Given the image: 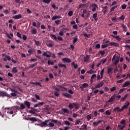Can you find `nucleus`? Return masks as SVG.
<instances>
[{"instance_id":"1","label":"nucleus","mask_w":130,"mask_h":130,"mask_svg":"<svg viewBox=\"0 0 130 130\" xmlns=\"http://www.w3.org/2000/svg\"><path fill=\"white\" fill-rule=\"evenodd\" d=\"M129 104H130L129 102H126V103H125V105H123L121 109L118 107L115 108L113 110V112H116V111H117V112H122V111H123L124 109H126V108H128V106H129Z\"/></svg>"},{"instance_id":"2","label":"nucleus","mask_w":130,"mask_h":130,"mask_svg":"<svg viewBox=\"0 0 130 130\" xmlns=\"http://www.w3.org/2000/svg\"><path fill=\"white\" fill-rule=\"evenodd\" d=\"M38 123L35 124V125H37L38 126H41V127H47L48 126V122L49 120H45L44 121L38 119L37 121Z\"/></svg>"},{"instance_id":"3","label":"nucleus","mask_w":130,"mask_h":130,"mask_svg":"<svg viewBox=\"0 0 130 130\" xmlns=\"http://www.w3.org/2000/svg\"><path fill=\"white\" fill-rule=\"evenodd\" d=\"M54 89L55 90L54 91V95L56 96V97H59V92H60V89L58 87H55Z\"/></svg>"},{"instance_id":"4","label":"nucleus","mask_w":130,"mask_h":130,"mask_svg":"<svg viewBox=\"0 0 130 130\" xmlns=\"http://www.w3.org/2000/svg\"><path fill=\"white\" fill-rule=\"evenodd\" d=\"M0 96L2 97H10V94L6 91H0Z\"/></svg>"},{"instance_id":"5","label":"nucleus","mask_w":130,"mask_h":130,"mask_svg":"<svg viewBox=\"0 0 130 130\" xmlns=\"http://www.w3.org/2000/svg\"><path fill=\"white\" fill-rule=\"evenodd\" d=\"M43 56H46V57H51L52 55L50 52L47 51L43 53Z\"/></svg>"},{"instance_id":"6","label":"nucleus","mask_w":130,"mask_h":130,"mask_svg":"<svg viewBox=\"0 0 130 130\" xmlns=\"http://www.w3.org/2000/svg\"><path fill=\"white\" fill-rule=\"evenodd\" d=\"M116 97V94H114L110 99L108 100V102H109L110 103H112L114 100H115V98Z\"/></svg>"},{"instance_id":"7","label":"nucleus","mask_w":130,"mask_h":130,"mask_svg":"<svg viewBox=\"0 0 130 130\" xmlns=\"http://www.w3.org/2000/svg\"><path fill=\"white\" fill-rule=\"evenodd\" d=\"M103 85H104V82H103V81H101L98 84H95L94 85V87H95V88H101V87H103Z\"/></svg>"},{"instance_id":"8","label":"nucleus","mask_w":130,"mask_h":130,"mask_svg":"<svg viewBox=\"0 0 130 130\" xmlns=\"http://www.w3.org/2000/svg\"><path fill=\"white\" fill-rule=\"evenodd\" d=\"M61 60L63 62H68V63H70L71 61V60L68 57L62 58Z\"/></svg>"},{"instance_id":"9","label":"nucleus","mask_w":130,"mask_h":130,"mask_svg":"<svg viewBox=\"0 0 130 130\" xmlns=\"http://www.w3.org/2000/svg\"><path fill=\"white\" fill-rule=\"evenodd\" d=\"M24 105H25L28 109H30V106H31V104L29 102L27 101H24Z\"/></svg>"},{"instance_id":"10","label":"nucleus","mask_w":130,"mask_h":130,"mask_svg":"<svg viewBox=\"0 0 130 130\" xmlns=\"http://www.w3.org/2000/svg\"><path fill=\"white\" fill-rule=\"evenodd\" d=\"M109 44L110 46H115V47H118L119 46V44L116 42H110Z\"/></svg>"},{"instance_id":"11","label":"nucleus","mask_w":130,"mask_h":130,"mask_svg":"<svg viewBox=\"0 0 130 130\" xmlns=\"http://www.w3.org/2000/svg\"><path fill=\"white\" fill-rule=\"evenodd\" d=\"M84 60L85 62H89V60H90V55H86V56H84Z\"/></svg>"},{"instance_id":"12","label":"nucleus","mask_w":130,"mask_h":130,"mask_svg":"<svg viewBox=\"0 0 130 130\" xmlns=\"http://www.w3.org/2000/svg\"><path fill=\"white\" fill-rule=\"evenodd\" d=\"M48 47H53L54 44H53V41H48V43L46 44Z\"/></svg>"},{"instance_id":"13","label":"nucleus","mask_w":130,"mask_h":130,"mask_svg":"<svg viewBox=\"0 0 130 130\" xmlns=\"http://www.w3.org/2000/svg\"><path fill=\"white\" fill-rule=\"evenodd\" d=\"M5 109H7V110H11L14 113L17 112V109H15V108L13 107L12 108H5Z\"/></svg>"},{"instance_id":"14","label":"nucleus","mask_w":130,"mask_h":130,"mask_svg":"<svg viewBox=\"0 0 130 130\" xmlns=\"http://www.w3.org/2000/svg\"><path fill=\"white\" fill-rule=\"evenodd\" d=\"M129 85H130V81H127L123 84L122 88L127 87L128 86H129Z\"/></svg>"},{"instance_id":"15","label":"nucleus","mask_w":130,"mask_h":130,"mask_svg":"<svg viewBox=\"0 0 130 130\" xmlns=\"http://www.w3.org/2000/svg\"><path fill=\"white\" fill-rule=\"evenodd\" d=\"M95 22L98 21V14L97 13H94L92 17Z\"/></svg>"},{"instance_id":"16","label":"nucleus","mask_w":130,"mask_h":130,"mask_svg":"<svg viewBox=\"0 0 130 130\" xmlns=\"http://www.w3.org/2000/svg\"><path fill=\"white\" fill-rule=\"evenodd\" d=\"M73 105L75 109L76 110H78L79 108H80V104L76 103H73Z\"/></svg>"},{"instance_id":"17","label":"nucleus","mask_w":130,"mask_h":130,"mask_svg":"<svg viewBox=\"0 0 130 130\" xmlns=\"http://www.w3.org/2000/svg\"><path fill=\"white\" fill-rule=\"evenodd\" d=\"M21 18H22V14L16 15L13 17V18L15 19V20L21 19Z\"/></svg>"},{"instance_id":"18","label":"nucleus","mask_w":130,"mask_h":130,"mask_svg":"<svg viewBox=\"0 0 130 130\" xmlns=\"http://www.w3.org/2000/svg\"><path fill=\"white\" fill-rule=\"evenodd\" d=\"M103 121L102 120H99L98 121H94L93 123V125H94V126H97V125H98V124H99V123H101V122H102Z\"/></svg>"},{"instance_id":"19","label":"nucleus","mask_w":130,"mask_h":130,"mask_svg":"<svg viewBox=\"0 0 130 130\" xmlns=\"http://www.w3.org/2000/svg\"><path fill=\"white\" fill-rule=\"evenodd\" d=\"M111 36H112V37L115 38V39H116V40H117L118 41H121V38H120V37H119V36H115L114 35H112Z\"/></svg>"},{"instance_id":"20","label":"nucleus","mask_w":130,"mask_h":130,"mask_svg":"<svg viewBox=\"0 0 130 130\" xmlns=\"http://www.w3.org/2000/svg\"><path fill=\"white\" fill-rule=\"evenodd\" d=\"M63 95L64 96V97H66V98H72V94H70V93H68L67 92H65L64 93H63Z\"/></svg>"},{"instance_id":"21","label":"nucleus","mask_w":130,"mask_h":130,"mask_svg":"<svg viewBox=\"0 0 130 130\" xmlns=\"http://www.w3.org/2000/svg\"><path fill=\"white\" fill-rule=\"evenodd\" d=\"M124 19H125V16H124V15H121L120 17L117 18V22H119V21H120L119 20L123 21Z\"/></svg>"},{"instance_id":"22","label":"nucleus","mask_w":130,"mask_h":130,"mask_svg":"<svg viewBox=\"0 0 130 130\" xmlns=\"http://www.w3.org/2000/svg\"><path fill=\"white\" fill-rule=\"evenodd\" d=\"M61 17L60 16H57V15H54V16L52 17L51 20L52 21H55L57 19H60Z\"/></svg>"},{"instance_id":"23","label":"nucleus","mask_w":130,"mask_h":130,"mask_svg":"<svg viewBox=\"0 0 130 130\" xmlns=\"http://www.w3.org/2000/svg\"><path fill=\"white\" fill-rule=\"evenodd\" d=\"M19 105L20 106L19 108V109H20V110H23V109H25V108H26V106H25V105H24V104L19 103Z\"/></svg>"},{"instance_id":"24","label":"nucleus","mask_w":130,"mask_h":130,"mask_svg":"<svg viewBox=\"0 0 130 130\" xmlns=\"http://www.w3.org/2000/svg\"><path fill=\"white\" fill-rule=\"evenodd\" d=\"M31 85H36V86H39V87H42V85H41V83L36 82H31Z\"/></svg>"},{"instance_id":"25","label":"nucleus","mask_w":130,"mask_h":130,"mask_svg":"<svg viewBox=\"0 0 130 130\" xmlns=\"http://www.w3.org/2000/svg\"><path fill=\"white\" fill-rule=\"evenodd\" d=\"M48 120V122H53L54 123H57V122H58V121L57 120H55V119H49L48 120Z\"/></svg>"},{"instance_id":"26","label":"nucleus","mask_w":130,"mask_h":130,"mask_svg":"<svg viewBox=\"0 0 130 130\" xmlns=\"http://www.w3.org/2000/svg\"><path fill=\"white\" fill-rule=\"evenodd\" d=\"M31 109H32V110H29V113H31L32 114H35V111H37V112L38 111L37 109H35L33 108H31Z\"/></svg>"},{"instance_id":"27","label":"nucleus","mask_w":130,"mask_h":130,"mask_svg":"<svg viewBox=\"0 0 130 130\" xmlns=\"http://www.w3.org/2000/svg\"><path fill=\"white\" fill-rule=\"evenodd\" d=\"M50 36L51 38H52V39H53V40H57V37H56V36H55V35L51 34Z\"/></svg>"},{"instance_id":"28","label":"nucleus","mask_w":130,"mask_h":130,"mask_svg":"<svg viewBox=\"0 0 130 130\" xmlns=\"http://www.w3.org/2000/svg\"><path fill=\"white\" fill-rule=\"evenodd\" d=\"M128 96V94H126L124 96V97L121 98V100H120L121 102H123V101H124V100H125V99H126L127 98Z\"/></svg>"},{"instance_id":"29","label":"nucleus","mask_w":130,"mask_h":130,"mask_svg":"<svg viewBox=\"0 0 130 130\" xmlns=\"http://www.w3.org/2000/svg\"><path fill=\"white\" fill-rule=\"evenodd\" d=\"M58 67H60V68H64V69H67V66L64 64H62V62L59 63L58 64Z\"/></svg>"},{"instance_id":"30","label":"nucleus","mask_w":130,"mask_h":130,"mask_svg":"<svg viewBox=\"0 0 130 130\" xmlns=\"http://www.w3.org/2000/svg\"><path fill=\"white\" fill-rule=\"evenodd\" d=\"M112 71H113V68H108V71H107V74H112Z\"/></svg>"},{"instance_id":"31","label":"nucleus","mask_w":130,"mask_h":130,"mask_svg":"<svg viewBox=\"0 0 130 130\" xmlns=\"http://www.w3.org/2000/svg\"><path fill=\"white\" fill-rule=\"evenodd\" d=\"M87 74L91 75L92 74H94V73H96V71L92 70V69H90L89 71H87Z\"/></svg>"},{"instance_id":"32","label":"nucleus","mask_w":130,"mask_h":130,"mask_svg":"<svg viewBox=\"0 0 130 130\" xmlns=\"http://www.w3.org/2000/svg\"><path fill=\"white\" fill-rule=\"evenodd\" d=\"M29 120L30 121H32V122L38 121V120H37V119H36V118L34 117L30 118Z\"/></svg>"},{"instance_id":"33","label":"nucleus","mask_w":130,"mask_h":130,"mask_svg":"<svg viewBox=\"0 0 130 130\" xmlns=\"http://www.w3.org/2000/svg\"><path fill=\"white\" fill-rule=\"evenodd\" d=\"M31 34H34V35L37 34V29H36V28L32 29L31 31Z\"/></svg>"},{"instance_id":"34","label":"nucleus","mask_w":130,"mask_h":130,"mask_svg":"<svg viewBox=\"0 0 130 130\" xmlns=\"http://www.w3.org/2000/svg\"><path fill=\"white\" fill-rule=\"evenodd\" d=\"M71 66L74 67V69H78V64L75 63V62H73L71 63Z\"/></svg>"},{"instance_id":"35","label":"nucleus","mask_w":130,"mask_h":130,"mask_svg":"<svg viewBox=\"0 0 130 130\" xmlns=\"http://www.w3.org/2000/svg\"><path fill=\"white\" fill-rule=\"evenodd\" d=\"M48 126H49L50 127H53V126H54V124L52 123V122H49Z\"/></svg>"},{"instance_id":"36","label":"nucleus","mask_w":130,"mask_h":130,"mask_svg":"<svg viewBox=\"0 0 130 130\" xmlns=\"http://www.w3.org/2000/svg\"><path fill=\"white\" fill-rule=\"evenodd\" d=\"M69 109H71V110H72V109H73V108H74V103L70 104V105H69Z\"/></svg>"},{"instance_id":"37","label":"nucleus","mask_w":130,"mask_h":130,"mask_svg":"<svg viewBox=\"0 0 130 130\" xmlns=\"http://www.w3.org/2000/svg\"><path fill=\"white\" fill-rule=\"evenodd\" d=\"M105 114H106V115H110V114H111V111H110V110H108L106 111Z\"/></svg>"},{"instance_id":"38","label":"nucleus","mask_w":130,"mask_h":130,"mask_svg":"<svg viewBox=\"0 0 130 130\" xmlns=\"http://www.w3.org/2000/svg\"><path fill=\"white\" fill-rule=\"evenodd\" d=\"M52 0H42V2H43L45 4H47V5H48L50 3H51Z\"/></svg>"},{"instance_id":"39","label":"nucleus","mask_w":130,"mask_h":130,"mask_svg":"<svg viewBox=\"0 0 130 130\" xmlns=\"http://www.w3.org/2000/svg\"><path fill=\"white\" fill-rule=\"evenodd\" d=\"M99 53H100V54L102 55V56H103L105 54V50H101L99 52Z\"/></svg>"},{"instance_id":"40","label":"nucleus","mask_w":130,"mask_h":130,"mask_svg":"<svg viewBox=\"0 0 130 130\" xmlns=\"http://www.w3.org/2000/svg\"><path fill=\"white\" fill-rule=\"evenodd\" d=\"M118 126L119 129L123 130V128H124V127H125V125H123V126H122L121 125H118Z\"/></svg>"},{"instance_id":"41","label":"nucleus","mask_w":130,"mask_h":130,"mask_svg":"<svg viewBox=\"0 0 130 130\" xmlns=\"http://www.w3.org/2000/svg\"><path fill=\"white\" fill-rule=\"evenodd\" d=\"M13 73L16 74V73H18V70L17 69V67H14L12 69Z\"/></svg>"},{"instance_id":"42","label":"nucleus","mask_w":130,"mask_h":130,"mask_svg":"<svg viewBox=\"0 0 130 130\" xmlns=\"http://www.w3.org/2000/svg\"><path fill=\"white\" fill-rule=\"evenodd\" d=\"M104 75V69L101 71V79L103 78V75Z\"/></svg>"},{"instance_id":"43","label":"nucleus","mask_w":130,"mask_h":130,"mask_svg":"<svg viewBox=\"0 0 130 130\" xmlns=\"http://www.w3.org/2000/svg\"><path fill=\"white\" fill-rule=\"evenodd\" d=\"M86 118L87 119V121H90L91 119H92V116L90 115H87L86 116Z\"/></svg>"},{"instance_id":"44","label":"nucleus","mask_w":130,"mask_h":130,"mask_svg":"<svg viewBox=\"0 0 130 130\" xmlns=\"http://www.w3.org/2000/svg\"><path fill=\"white\" fill-rule=\"evenodd\" d=\"M62 111H63L64 113H70V111H69L68 109L63 108L62 109Z\"/></svg>"},{"instance_id":"45","label":"nucleus","mask_w":130,"mask_h":130,"mask_svg":"<svg viewBox=\"0 0 130 130\" xmlns=\"http://www.w3.org/2000/svg\"><path fill=\"white\" fill-rule=\"evenodd\" d=\"M87 125L86 124H83L81 126L82 129L83 130H87Z\"/></svg>"},{"instance_id":"46","label":"nucleus","mask_w":130,"mask_h":130,"mask_svg":"<svg viewBox=\"0 0 130 130\" xmlns=\"http://www.w3.org/2000/svg\"><path fill=\"white\" fill-rule=\"evenodd\" d=\"M120 124H123V125H125V120L122 119L120 122Z\"/></svg>"},{"instance_id":"47","label":"nucleus","mask_w":130,"mask_h":130,"mask_svg":"<svg viewBox=\"0 0 130 130\" xmlns=\"http://www.w3.org/2000/svg\"><path fill=\"white\" fill-rule=\"evenodd\" d=\"M48 66H50V64L51 66H53V64H54V62L53 61H50V60H49L48 61Z\"/></svg>"},{"instance_id":"48","label":"nucleus","mask_w":130,"mask_h":130,"mask_svg":"<svg viewBox=\"0 0 130 130\" xmlns=\"http://www.w3.org/2000/svg\"><path fill=\"white\" fill-rule=\"evenodd\" d=\"M124 91H125V89L124 88L120 89V90L119 91L118 94H122V93H123Z\"/></svg>"},{"instance_id":"49","label":"nucleus","mask_w":130,"mask_h":130,"mask_svg":"<svg viewBox=\"0 0 130 130\" xmlns=\"http://www.w3.org/2000/svg\"><path fill=\"white\" fill-rule=\"evenodd\" d=\"M118 62H119V59L117 58L116 60L114 62H113V64L116 66V64H117Z\"/></svg>"},{"instance_id":"50","label":"nucleus","mask_w":130,"mask_h":130,"mask_svg":"<svg viewBox=\"0 0 130 130\" xmlns=\"http://www.w3.org/2000/svg\"><path fill=\"white\" fill-rule=\"evenodd\" d=\"M57 39H58V40L59 41H63V39H62V37H61L60 36H58L57 38Z\"/></svg>"},{"instance_id":"51","label":"nucleus","mask_w":130,"mask_h":130,"mask_svg":"<svg viewBox=\"0 0 130 130\" xmlns=\"http://www.w3.org/2000/svg\"><path fill=\"white\" fill-rule=\"evenodd\" d=\"M63 30L62 29H60V32H59V35L60 36H63Z\"/></svg>"},{"instance_id":"52","label":"nucleus","mask_w":130,"mask_h":130,"mask_svg":"<svg viewBox=\"0 0 130 130\" xmlns=\"http://www.w3.org/2000/svg\"><path fill=\"white\" fill-rule=\"evenodd\" d=\"M37 66V63H34L31 66H29V68L33 69L35 67H36Z\"/></svg>"},{"instance_id":"53","label":"nucleus","mask_w":130,"mask_h":130,"mask_svg":"<svg viewBox=\"0 0 130 130\" xmlns=\"http://www.w3.org/2000/svg\"><path fill=\"white\" fill-rule=\"evenodd\" d=\"M76 42H78V38H73V44H75Z\"/></svg>"},{"instance_id":"54","label":"nucleus","mask_w":130,"mask_h":130,"mask_svg":"<svg viewBox=\"0 0 130 130\" xmlns=\"http://www.w3.org/2000/svg\"><path fill=\"white\" fill-rule=\"evenodd\" d=\"M5 57L7 58V60H9V61L12 59V58L9 55H6Z\"/></svg>"},{"instance_id":"55","label":"nucleus","mask_w":130,"mask_h":130,"mask_svg":"<svg viewBox=\"0 0 130 130\" xmlns=\"http://www.w3.org/2000/svg\"><path fill=\"white\" fill-rule=\"evenodd\" d=\"M35 43H36L37 46H40V42L38 41L35 40Z\"/></svg>"},{"instance_id":"56","label":"nucleus","mask_w":130,"mask_h":130,"mask_svg":"<svg viewBox=\"0 0 130 130\" xmlns=\"http://www.w3.org/2000/svg\"><path fill=\"white\" fill-rule=\"evenodd\" d=\"M108 46V44H104L102 45L101 47L102 48H106Z\"/></svg>"},{"instance_id":"57","label":"nucleus","mask_w":130,"mask_h":130,"mask_svg":"<svg viewBox=\"0 0 130 130\" xmlns=\"http://www.w3.org/2000/svg\"><path fill=\"white\" fill-rule=\"evenodd\" d=\"M82 86H83L84 88H88V87H89V84H88L87 83H84V84L82 85Z\"/></svg>"},{"instance_id":"58","label":"nucleus","mask_w":130,"mask_h":130,"mask_svg":"<svg viewBox=\"0 0 130 130\" xmlns=\"http://www.w3.org/2000/svg\"><path fill=\"white\" fill-rule=\"evenodd\" d=\"M115 90H116V87H115V86L110 88L111 92H113L115 91Z\"/></svg>"},{"instance_id":"59","label":"nucleus","mask_w":130,"mask_h":130,"mask_svg":"<svg viewBox=\"0 0 130 130\" xmlns=\"http://www.w3.org/2000/svg\"><path fill=\"white\" fill-rule=\"evenodd\" d=\"M121 8L122 10H125L126 9V5L124 4L121 5Z\"/></svg>"},{"instance_id":"60","label":"nucleus","mask_w":130,"mask_h":130,"mask_svg":"<svg viewBox=\"0 0 130 130\" xmlns=\"http://www.w3.org/2000/svg\"><path fill=\"white\" fill-rule=\"evenodd\" d=\"M73 11H70L69 12H68V16H70V17H72V16H73Z\"/></svg>"},{"instance_id":"61","label":"nucleus","mask_w":130,"mask_h":130,"mask_svg":"<svg viewBox=\"0 0 130 130\" xmlns=\"http://www.w3.org/2000/svg\"><path fill=\"white\" fill-rule=\"evenodd\" d=\"M11 96H12V97H17V93H16L15 92H12L11 93Z\"/></svg>"},{"instance_id":"62","label":"nucleus","mask_w":130,"mask_h":130,"mask_svg":"<svg viewBox=\"0 0 130 130\" xmlns=\"http://www.w3.org/2000/svg\"><path fill=\"white\" fill-rule=\"evenodd\" d=\"M28 53H29V55H31L32 54V53H33V50L32 49H29L28 50Z\"/></svg>"},{"instance_id":"63","label":"nucleus","mask_w":130,"mask_h":130,"mask_svg":"<svg viewBox=\"0 0 130 130\" xmlns=\"http://www.w3.org/2000/svg\"><path fill=\"white\" fill-rule=\"evenodd\" d=\"M64 123L66 125H71V123L69 121H65Z\"/></svg>"},{"instance_id":"64","label":"nucleus","mask_w":130,"mask_h":130,"mask_svg":"<svg viewBox=\"0 0 130 130\" xmlns=\"http://www.w3.org/2000/svg\"><path fill=\"white\" fill-rule=\"evenodd\" d=\"M124 47L126 48V49H127V48L128 49H130V45H125L124 46Z\"/></svg>"}]
</instances>
